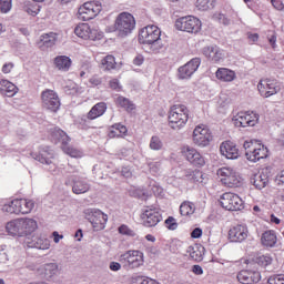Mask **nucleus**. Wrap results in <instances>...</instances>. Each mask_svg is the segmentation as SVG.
Returning a JSON list of instances; mask_svg holds the SVG:
<instances>
[{"mask_svg": "<svg viewBox=\"0 0 284 284\" xmlns=\"http://www.w3.org/2000/svg\"><path fill=\"white\" fill-rule=\"evenodd\" d=\"M190 119V110L184 104H174L169 112V125L172 130L185 128Z\"/></svg>", "mask_w": 284, "mask_h": 284, "instance_id": "nucleus-3", "label": "nucleus"}, {"mask_svg": "<svg viewBox=\"0 0 284 284\" xmlns=\"http://www.w3.org/2000/svg\"><path fill=\"white\" fill-rule=\"evenodd\" d=\"M275 183L276 185H284V170L276 175Z\"/></svg>", "mask_w": 284, "mask_h": 284, "instance_id": "nucleus-56", "label": "nucleus"}, {"mask_svg": "<svg viewBox=\"0 0 284 284\" xmlns=\"http://www.w3.org/2000/svg\"><path fill=\"white\" fill-rule=\"evenodd\" d=\"M239 283L242 284H254L261 281V272L252 270H243L237 273L236 276Z\"/></svg>", "mask_w": 284, "mask_h": 284, "instance_id": "nucleus-25", "label": "nucleus"}, {"mask_svg": "<svg viewBox=\"0 0 284 284\" xmlns=\"http://www.w3.org/2000/svg\"><path fill=\"white\" fill-rule=\"evenodd\" d=\"M62 150L64 154H68L72 159H81V156H83V151H81V149L68 146V144H63Z\"/></svg>", "mask_w": 284, "mask_h": 284, "instance_id": "nucleus-44", "label": "nucleus"}, {"mask_svg": "<svg viewBox=\"0 0 284 284\" xmlns=\"http://www.w3.org/2000/svg\"><path fill=\"white\" fill-rule=\"evenodd\" d=\"M101 65L104 68V70H114V68H116V60L113 55H106L104 59H102Z\"/></svg>", "mask_w": 284, "mask_h": 284, "instance_id": "nucleus-45", "label": "nucleus"}, {"mask_svg": "<svg viewBox=\"0 0 284 284\" xmlns=\"http://www.w3.org/2000/svg\"><path fill=\"white\" fill-rule=\"evenodd\" d=\"M109 267H110L111 272H119V270H121V263L111 262Z\"/></svg>", "mask_w": 284, "mask_h": 284, "instance_id": "nucleus-61", "label": "nucleus"}, {"mask_svg": "<svg viewBox=\"0 0 284 284\" xmlns=\"http://www.w3.org/2000/svg\"><path fill=\"white\" fill-rule=\"evenodd\" d=\"M140 219L144 227H156V225L163 221V215H161V211L154 206H144L141 210Z\"/></svg>", "mask_w": 284, "mask_h": 284, "instance_id": "nucleus-9", "label": "nucleus"}, {"mask_svg": "<svg viewBox=\"0 0 284 284\" xmlns=\"http://www.w3.org/2000/svg\"><path fill=\"white\" fill-rule=\"evenodd\" d=\"M212 19H213V21H217L219 23H222L223 26H230V23H231L230 19L221 12H215L212 16Z\"/></svg>", "mask_w": 284, "mask_h": 284, "instance_id": "nucleus-48", "label": "nucleus"}, {"mask_svg": "<svg viewBox=\"0 0 284 284\" xmlns=\"http://www.w3.org/2000/svg\"><path fill=\"white\" fill-rule=\"evenodd\" d=\"M74 34L85 41H101L103 32L90 27L88 23L78 24L74 29Z\"/></svg>", "mask_w": 284, "mask_h": 284, "instance_id": "nucleus-13", "label": "nucleus"}, {"mask_svg": "<svg viewBox=\"0 0 284 284\" xmlns=\"http://www.w3.org/2000/svg\"><path fill=\"white\" fill-rule=\"evenodd\" d=\"M202 23L199 20V18L194 16H185L182 18H179L175 21V28L176 30H180L181 32H187L189 34H199L201 32Z\"/></svg>", "mask_w": 284, "mask_h": 284, "instance_id": "nucleus-5", "label": "nucleus"}, {"mask_svg": "<svg viewBox=\"0 0 284 284\" xmlns=\"http://www.w3.org/2000/svg\"><path fill=\"white\" fill-rule=\"evenodd\" d=\"M121 174L124 176V179H130V176H132V171H130V168L123 166Z\"/></svg>", "mask_w": 284, "mask_h": 284, "instance_id": "nucleus-59", "label": "nucleus"}, {"mask_svg": "<svg viewBox=\"0 0 284 284\" xmlns=\"http://www.w3.org/2000/svg\"><path fill=\"white\" fill-rule=\"evenodd\" d=\"M139 43L152 54H159L165 48V42L161 39V29L154 24L146 26L139 33Z\"/></svg>", "mask_w": 284, "mask_h": 284, "instance_id": "nucleus-1", "label": "nucleus"}, {"mask_svg": "<svg viewBox=\"0 0 284 284\" xmlns=\"http://www.w3.org/2000/svg\"><path fill=\"white\" fill-rule=\"evenodd\" d=\"M201 236H203V230L201 227H195L192 232H191V237L192 239H201Z\"/></svg>", "mask_w": 284, "mask_h": 284, "instance_id": "nucleus-55", "label": "nucleus"}, {"mask_svg": "<svg viewBox=\"0 0 284 284\" xmlns=\"http://www.w3.org/2000/svg\"><path fill=\"white\" fill-rule=\"evenodd\" d=\"M90 83L91 85H101V83H103V80L99 75H93L90 79Z\"/></svg>", "mask_w": 284, "mask_h": 284, "instance_id": "nucleus-58", "label": "nucleus"}, {"mask_svg": "<svg viewBox=\"0 0 284 284\" xmlns=\"http://www.w3.org/2000/svg\"><path fill=\"white\" fill-rule=\"evenodd\" d=\"M19 92V88L9 80H0V94L3 97H14Z\"/></svg>", "mask_w": 284, "mask_h": 284, "instance_id": "nucleus-31", "label": "nucleus"}, {"mask_svg": "<svg viewBox=\"0 0 284 284\" xmlns=\"http://www.w3.org/2000/svg\"><path fill=\"white\" fill-rule=\"evenodd\" d=\"M102 10V7L99 2H85L78 10V17L82 21H91L94 19Z\"/></svg>", "mask_w": 284, "mask_h": 284, "instance_id": "nucleus-16", "label": "nucleus"}, {"mask_svg": "<svg viewBox=\"0 0 284 284\" xmlns=\"http://www.w3.org/2000/svg\"><path fill=\"white\" fill-rule=\"evenodd\" d=\"M34 161H39L42 165H52L54 159V151L50 146H40L39 152L31 153Z\"/></svg>", "mask_w": 284, "mask_h": 284, "instance_id": "nucleus-23", "label": "nucleus"}, {"mask_svg": "<svg viewBox=\"0 0 284 284\" xmlns=\"http://www.w3.org/2000/svg\"><path fill=\"white\" fill-rule=\"evenodd\" d=\"M84 217L89 223H91L95 232L105 230V225L108 224V214L103 213L101 210L87 209L84 210Z\"/></svg>", "mask_w": 284, "mask_h": 284, "instance_id": "nucleus-7", "label": "nucleus"}, {"mask_svg": "<svg viewBox=\"0 0 284 284\" xmlns=\"http://www.w3.org/2000/svg\"><path fill=\"white\" fill-rule=\"evenodd\" d=\"M52 236H53V242L54 243H59V241H61V239H63V235L59 234V232L54 231L52 233Z\"/></svg>", "mask_w": 284, "mask_h": 284, "instance_id": "nucleus-64", "label": "nucleus"}, {"mask_svg": "<svg viewBox=\"0 0 284 284\" xmlns=\"http://www.w3.org/2000/svg\"><path fill=\"white\" fill-rule=\"evenodd\" d=\"M216 79L219 81H223L224 83H231V81H234L236 79V72L227 69V68H220L215 72Z\"/></svg>", "mask_w": 284, "mask_h": 284, "instance_id": "nucleus-33", "label": "nucleus"}, {"mask_svg": "<svg viewBox=\"0 0 284 284\" xmlns=\"http://www.w3.org/2000/svg\"><path fill=\"white\" fill-rule=\"evenodd\" d=\"M182 155L195 168H203L205 165V158L201 152L190 145L182 148Z\"/></svg>", "mask_w": 284, "mask_h": 284, "instance_id": "nucleus-18", "label": "nucleus"}, {"mask_svg": "<svg viewBox=\"0 0 284 284\" xmlns=\"http://www.w3.org/2000/svg\"><path fill=\"white\" fill-rule=\"evenodd\" d=\"M210 141H212L210 129L203 125H197L193 131V143L199 148H207Z\"/></svg>", "mask_w": 284, "mask_h": 284, "instance_id": "nucleus-19", "label": "nucleus"}, {"mask_svg": "<svg viewBox=\"0 0 284 284\" xmlns=\"http://www.w3.org/2000/svg\"><path fill=\"white\" fill-rule=\"evenodd\" d=\"M257 90L261 97L270 99V97H274V94L281 92V83L275 79L261 80L257 84Z\"/></svg>", "mask_w": 284, "mask_h": 284, "instance_id": "nucleus-15", "label": "nucleus"}, {"mask_svg": "<svg viewBox=\"0 0 284 284\" xmlns=\"http://www.w3.org/2000/svg\"><path fill=\"white\" fill-rule=\"evenodd\" d=\"M251 183L256 190H263L270 183V178L264 172L257 173L251 178Z\"/></svg>", "mask_w": 284, "mask_h": 284, "instance_id": "nucleus-34", "label": "nucleus"}, {"mask_svg": "<svg viewBox=\"0 0 284 284\" xmlns=\"http://www.w3.org/2000/svg\"><path fill=\"white\" fill-rule=\"evenodd\" d=\"M42 108L49 112H59L61 108V99L59 93L52 89H47L41 92Z\"/></svg>", "mask_w": 284, "mask_h": 284, "instance_id": "nucleus-10", "label": "nucleus"}, {"mask_svg": "<svg viewBox=\"0 0 284 284\" xmlns=\"http://www.w3.org/2000/svg\"><path fill=\"white\" fill-rule=\"evenodd\" d=\"M110 88L112 90H121V84L119 83V81L116 79H113L110 81Z\"/></svg>", "mask_w": 284, "mask_h": 284, "instance_id": "nucleus-62", "label": "nucleus"}, {"mask_svg": "<svg viewBox=\"0 0 284 284\" xmlns=\"http://www.w3.org/2000/svg\"><path fill=\"white\" fill-rule=\"evenodd\" d=\"M235 128H254L258 123V114L253 111L239 112L232 119Z\"/></svg>", "mask_w": 284, "mask_h": 284, "instance_id": "nucleus-14", "label": "nucleus"}, {"mask_svg": "<svg viewBox=\"0 0 284 284\" xmlns=\"http://www.w3.org/2000/svg\"><path fill=\"white\" fill-rule=\"evenodd\" d=\"M13 68H14V63H12V62L4 63L2 67L3 74H10V72H12Z\"/></svg>", "mask_w": 284, "mask_h": 284, "instance_id": "nucleus-54", "label": "nucleus"}, {"mask_svg": "<svg viewBox=\"0 0 284 284\" xmlns=\"http://www.w3.org/2000/svg\"><path fill=\"white\" fill-rule=\"evenodd\" d=\"M272 6L273 8H275V10H284V4L283 2L278 1V0H272Z\"/></svg>", "mask_w": 284, "mask_h": 284, "instance_id": "nucleus-60", "label": "nucleus"}, {"mask_svg": "<svg viewBox=\"0 0 284 284\" xmlns=\"http://www.w3.org/2000/svg\"><path fill=\"white\" fill-rule=\"evenodd\" d=\"M42 270L44 272V278L47 281H52V277L59 274V264L48 263L42 266Z\"/></svg>", "mask_w": 284, "mask_h": 284, "instance_id": "nucleus-36", "label": "nucleus"}, {"mask_svg": "<svg viewBox=\"0 0 284 284\" xmlns=\"http://www.w3.org/2000/svg\"><path fill=\"white\" fill-rule=\"evenodd\" d=\"M261 243L264 247H276L278 243V237L276 236V231L268 230L262 234Z\"/></svg>", "mask_w": 284, "mask_h": 284, "instance_id": "nucleus-30", "label": "nucleus"}, {"mask_svg": "<svg viewBox=\"0 0 284 284\" xmlns=\"http://www.w3.org/2000/svg\"><path fill=\"white\" fill-rule=\"evenodd\" d=\"M217 175L225 187H241L243 185V178L234 169L222 168L217 171Z\"/></svg>", "mask_w": 284, "mask_h": 284, "instance_id": "nucleus-6", "label": "nucleus"}, {"mask_svg": "<svg viewBox=\"0 0 284 284\" xmlns=\"http://www.w3.org/2000/svg\"><path fill=\"white\" fill-rule=\"evenodd\" d=\"M120 263L125 270H136L143 265V253L141 251H128L120 256Z\"/></svg>", "mask_w": 284, "mask_h": 284, "instance_id": "nucleus-11", "label": "nucleus"}, {"mask_svg": "<svg viewBox=\"0 0 284 284\" xmlns=\"http://www.w3.org/2000/svg\"><path fill=\"white\" fill-rule=\"evenodd\" d=\"M187 253L190 254V257L193 261H202L203 260V255H201V252L194 250L193 246H189Z\"/></svg>", "mask_w": 284, "mask_h": 284, "instance_id": "nucleus-50", "label": "nucleus"}, {"mask_svg": "<svg viewBox=\"0 0 284 284\" xmlns=\"http://www.w3.org/2000/svg\"><path fill=\"white\" fill-rule=\"evenodd\" d=\"M143 61H145V58L142 54H138L133 59V65H143Z\"/></svg>", "mask_w": 284, "mask_h": 284, "instance_id": "nucleus-57", "label": "nucleus"}, {"mask_svg": "<svg viewBox=\"0 0 284 284\" xmlns=\"http://www.w3.org/2000/svg\"><path fill=\"white\" fill-rule=\"evenodd\" d=\"M149 148L150 150L159 152V150H163V141H161V138H159V135H153L150 140Z\"/></svg>", "mask_w": 284, "mask_h": 284, "instance_id": "nucleus-46", "label": "nucleus"}, {"mask_svg": "<svg viewBox=\"0 0 284 284\" xmlns=\"http://www.w3.org/2000/svg\"><path fill=\"white\" fill-rule=\"evenodd\" d=\"M125 134H128V126L121 123L113 124L111 126V131L109 132L110 139H114V138L119 139L121 136H125Z\"/></svg>", "mask_w": 284, "mask_h": 284, "instance_id": "nucleus-37", "label": "nucleus"}, {"mask_svg": "<svg viewBox=\"0 0 284 284\" xmlns=\"http://www.w3.org/2000/svg\"><path fill=\"white\" fill-rule=\"evenodd\" d=\"M246 265L255 271H258V267H267V265H272V256L270 255H260L254 257L251 262H247Z\"/></svg>", "mask_w": 284, "mask_h": 284, "instance_id": "nucleus-28", "label": "nucleus"}, {"mask_svg": "<svg viewBox=\"0 0 284 284\" xmlns=\"http://www.w3.org/2000/svg\"><path fill=\"white\" fill-rule=\"evenodd\" d=\"M2 212H7V214H21V203L19 199H16L2 206Z\"/></svg>", "mask_w": 284, "mask_h": 284, "instance_id": "nucleus-38", "label": "nucleus"}, {"mask_svg": "<svg viewBox=\"0 0 284 284\" xmlns=\"http://www.w3.org/2000/svg\"><path fill=\"white\" fill-rule=\"evenodd\" d=\"M215 6L216 1L214 0H196L195 2V7L197 8V10H201L202 12L213 10Z\"/></svg>", "mask_w": 284, "mask_h": 284, "instance_id": "nucleus-43", "label": "nucleus"}, {"mask_svg": "<svg viewBox=\"0 0 284 284\" xmlns=\"http://www.w3.org/2000/svg\"><path fill=\"white\" fill-rule=\"evenodd\" d=\"M220 205L229 212H239L245 207V202L239 194L226 192L221 195Z\"/></svg>", "mask_w": 284, "mask_h": 284, "instance_id": "nucleus-8", "label": "nucleus"}, {"mask_svg": "<svg viewBox=\"0 0 284 284\" xmlns=\"http://www.w3.org/2000/svg\"><path fill=\"white\" fill-rule=\"evenodd\" d=\"M186 176L193 183H203V172L200 170L190 171Z\"/></svg>", "mask_w": 284, "mask_h": 284, "instance_id": "nucleus-47", "label": "nucleus"}, {"mask_svg": "<svg viewBox=\"0 0 284 284\" xmlns=\"http://www.w3.org/2000/svg\"><path fill=\"white\" fill-rule=\"evenodd\" d=\"M136 28V19L130 12H121L118 14L114 22V30L118 37L121 39H125V37H130L134 29Z\"/></svg>", "mask_w": 284, "mask_h": 284, "instance_id": "nucleus-2", "label": "nucleus"}, {"mask_svg": "<svg viewBox=\"0 0 284 284\" xmlns=\"http://www.w3.org/2000/svg\"><path fill=\"white\" fill-rule=\"evenodd\" d=\"M268 284H284V274L271 276L267 281Z\"/></svg>", "mask_w": 284, "mask_h": 284, "instance_id": "nucleus-52", "label": "nucleus"}, {"mask_svg": "<svg viewBox=\"0 0 284 284\" xmlns=\"http://www.w3.org/2000/svg\"><path fill=\"white\" fill-rule=\"evenodd\" d=\"M50 132L51 141L53 143H62V148L63 145H68V143H70V136L68 135V133H65V131L59 129V126L51 128Z\"/></svg>", "mask_w": 284, "mask_h": 284, "instance_id": "nucleus-26", "label": "nucleus"}, {"mask_svg": "<svg viewBox=\"0 0 284 284\" xmlns=\"http://www.w3.org/2000/svg\"><path fill=\"white\" fill-rule=\"evenodd\" d=\"M65 185L72 187L73 194H85V192H90V183L79 175H70L67 178Z\"/></svg>", "mask_w": 284, "mask_h": 284, "instance_id": "nucleus-17", "label": "nucleus"}, {"mask_svg": "<svg viewBox=\"0 0 284 284\" xmlns=\"http://www.w3.org/2000/svg\"><path fill=\"white\" fill-rule=\"evenodd\" d=\"M58 36L54 32L44 33L40 37L39 48L42 50H48V48H54L57 43Z\"/></svg>", "mask_w": 284, "mask_h": 284, "instance_id": "nucleus-29", "label": "nucleus"}, {"mask_svg": "<svg viewBox=\"0 0 284 284\" xmlns=\"http://www.w3.org/2000/svg\"><path fill=\"white\" fill-rule=\"evenodd\" d=\"M243 148L247 161L256 163L261 159H267V146L263 145L258 140L245 141Z\"/></svg>", "mask_w": 284, "mask_h": 284, "instance_id": "nucleus-4", "label": "nucleus"}, {"mask_svg": "<svg viewBox=\"0 0 284 284\" xmlns=\"http://www.w3.org/2000/svg\"><path fill=\"white\" fill-rule=\"evenodd\" d=\"M192 272L196 274V276H201V274H203V267H201V265H193Z\"/></svg>", "mask_w": 284, "mask_h": 284, "instance_id": "nucleus-63", "label": "nucleus"}, {"mask_svg": "<svg viewBox=\"0 0 284 284\" xmlns=\"http://www.w3.org/2000/svg\"><path fill=\"white\" fill-rule=\"evenodd\" d=\"M199 68H201V58H193L178 69V77L181 80L192 79V75Z\"/></svg>", "mask_w": 284, "mask_h": 284, "instance_id": "nucleus-21", "label": "nucleus"}, {"mask_svg": "<svg viewBox=\"0 0 284 284\" xmlns=\"http://www.w3.org/2000/svg\"><path fill=\"white\" fill-rule=\"evenodd\" d=\"M30 247H34L36 250H50V241L43 237H34L30 243Z\"/></svg>", "mask_w": 284, "mask_h": 284, "instance_id": "nucleus-41", "label": "nucleus"}, {"mask_svg": "<svg viewBox=\"0 0 284 284\" xmlns=\"http://www.w3.org/2000/svg\"><path fill=\"white\" fill-rule=\"evenodd\" d=\"M7 233L9 236H22V217L16 219L7 223Z\"/></svg>", "mask_w": 284, "mask_h": 284, "instance_id": "nucleus-27", "label": "nucleus"}, {"mask_svg": "<svg viewBox=\"0 0 284 284\" xmlns=\"http://www.w3.org/2000/svg\"><path fill=\"white\" fill-rule=\"evenodd\" d=\"M37 221L28 217H22V236H32L37 232Z\"/></svg>", "mask_w": 284, "mask_h": 284, "instance_id": "nucleus-32", "label": "nucleus"}, {"mask_svg": "<svg viewBox=\"0 0 284 284\" xmlns=\"http://www.w3.org/2000/svg\"><path fill=\"white\" fill-rule=\"evenodd\" d=\"M202 54L210 63H223L225 61V51L217 45L204 47Z\"/></svg>", "mask_w": 284, "mask_h": 284, "instance_id": "nucleus-20", "label": "nucleus"}, {"mask_svg": "<svg viewBox=\"0 0 284 284\" xmlns=\"http://www.w3.org/2000/svg\"><path fill=\"white\" fill-rule=\"evenodd\" d=\"M250 231L247 230V225L237 224L230 229L229 231V240L231 243H243L247 239Z\"/></svg>", "mask_w": 284, "mask_h": 284, "instance_id": "nucleus-22", "label": "nucleus"}, {"mask_svg": "<svg viewBox=\"0 0 284 284\" xmlns=\"http://www.w3.org/2000/svg\"><path fill=\"white\" fill-rule=\"evenodd\" d=\"M54 65L58 70H62V72H68L70 67L72 65V60L67 55H58L54 58Z\"/></svg>", "mask_w": 284, "mask_h": 284, "instance_id": "nucleus-35", "label": "nucleus"}, {"mask_svg": "<svg viewBox=\"0 0 284 284\" xmlns=\"http://www.w3.org/2000/svg\"><path fill=\"white\" fill-rule=\"evenodd\" d=\"M20 203V214H30L34 209V202L32 200L18 199Z\"/></svg>", "mask_w": 284, "mask_h": 284, "instance_id": "nucleus-42", "label": "nucleus"}, {"mask_svg": "<svg viewBox=\"0 0 284 284\" xmlns=\"http://www.w3.org/2000/svg\"><path fill=\"white\" fill-rule=\"evenodd\" d=\"M194 212H196V206L192 202L184 201L180 205V214L182 216H192V214H194Z\"/></svg>", "mask_w": 284, "mask_h": 284, "instance_id": "nucleus-40", "label": "nucleus"}, {"mask_svg": "<svg viewBox=\"0 0 284 284\" xmlns=\"http://www.w3.org/2000/svg\"><path fill=\"white\" fill-rule=\"evenodd\" d=\"M105 112H108V104L105 102H98L91 108L87 115H81L79 123L82 128H89L90 121H94L95 119L103 116Z\"/></svg>", "mask_w": 284, "mask_h": 284, "instance_id": "nucleus-12", "label": "nucleus"}, {"mask_svg": "<svg viewBox=\"0 0 284 284\" xmlns=\"http://www.w3.org/2000/svg\"><path fill=\"white\" fill-rule=\"evenodd\" d=\"M220 152L222 156H225V159H230L232 161L239 159L241 156V152L239 151V146H236V143L232 141H224L220 145Z\"/></svg>", "mask_w": 284, "mask_h": 284, "instance_id": "nucleus-24", "label": "nucleus"}, {"mask_svg": "<svg viewBox=\"0 0 284 284\" xmlns=\"http://www.w3.org/2000/svg\"><path fill=\"white\" fill-rule=\"evenodd\" d=\"M9 10H12V0H0V12L6 14Z\"/></svg>", "mask_w": 284, "mask_h": 284, "instance_id": "nucleus-49", "label": "nucleus"}, {"mask_svg": "<svg viewBox=\"0 0 284 284\" xmlns=\"http://www.w3.org/2000/svg\"><path fill=\"white\" fill-rule=\"evenodd\" d=\"M120 234L124 236H134V231H132L128 225L122 224L119 229Z\"/></svg>", "mask_w": 284, "mask_h": 284, "instance_id": "nucleus-53", "label": "nucleus"}, {"mask_svg": "<svg viewBox=\"0 0 284 284\" xmlns=\"http://www.w3.org/2000/svg\"><path fill=\"white\" fill-rule=\"evenodd\" d=\"M165 225L168 230H171V231H174L179 227V223H176V219H174L173 216H169L165 220Z\"/></svg>", "mask_w": 284, "mask_h": 284, "instance_id": "nucleus-51", "label": "nucleus"}, {"mask_svg": "<svg viewBox=\"0 0 284 284\" xmlns=\"http://www.w3.org/2000/svg\"><path fill=\"white\" fill-rule=\"evenodd\" d=\"M115 103L116 105H119V108H123L124 110H126V112H132L133 110H136V105L134 104V102L122 95L115 99Z\"/></svg>", "mask_w": 284, "mask_h": 284, "instance_id": "nucleus-39", "label": "nucleus"}]
</instances>
